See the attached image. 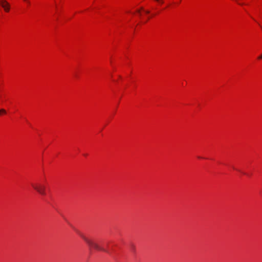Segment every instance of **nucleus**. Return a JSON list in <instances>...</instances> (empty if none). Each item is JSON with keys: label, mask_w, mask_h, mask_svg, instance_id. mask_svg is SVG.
<instances>
[{"label": "nucleus", "mask_w": 262, "mask_h": 262, "mask_svg": "<svg viewBox=\"0 0 262 262\" xmlns=\"http://www.w3.org/2000/svg\"><path fill=\"white\" fill-rule=\"evenodd\" d=\"M80 236L82 238V239L86 242V243L88 245L90 248H94V249L98 251H102L104 252H107V251L104 248L101 247L99 246V245L93 241V240L89 239V238L85 236L83 234L81 233H79Z\"/></svg>", "instance_id": "obj_1"}, {"label": "nucleus", "mask_w": 262, "mask_h": 262, "mask_svg": "<svg viewBox=\"0 0 262 262\" xmlns=\"http://www.w3.org/2000/svg\"><path fill=\"white\" fill-rule=\"evenodd\" d=\"M137 12H138L139 14H140V10H137Z\"/></svg>", "instance_id": "obj_8"}, {"label": "nucleus", "mask_w": 262, "mask_h": 262, "mask_svg": "<svg viewBox=\"0 0 262 262\" xmlns=\"http://www.w3.org/2000/svg\"><path fill=\"white\" fill-rule=\"evenodd\" d=\"M145 12H146V13H147V14L149 13V11H148V10L146 11H145Z\"/></svg>", "instance_id": "obj_7"}, {"label": "nucleus", "mask_w": 262, "mask_h": 262, "mask_svg": "<svg viewBox=\"0 0 262 262\" xmlns=\"http://www.w3.org/2000/svg\"><path fill=\"white\" fill-rule=\"evenodd\" d=\"M6 111L5 110L3 109V108H2L0 110V114L2 115L3 114H6Z\"/></svg>", "instance_id": "obj_4"}, {"label": "nucleus", "mask_w": 262, "mask_h": 262, "mask_svg": "<svg viewBox=\"0 0 262 262\" xmlns=\"http://www.w3.org/2000/svg\"><path fill=\"white\" fill-rule=\"evenodd\" d=\"M24 1L27 2L28 0H24Z\"/></svg>", "instance_id": "obj_10"}, {"label": "nucleus", "mask_w": 262, "mask_h": 262, "mask_svg": "<svg viewBox=\"0 0 262 262\" xmlns=\"http://www.w3.org/2000/svg\"><path fill=\"white\" fill-rule=\"evenodd\" d=\"M155 1H157V2L161 3V4L163 3V0H155Z\"/></svg>", "instance_id": "obj_5"}, {"label": "nucleus", "mask_w": 262, "mask_h": 262, "mask_svg": "<svg viewBox=\"0 0 262 262\" xmlns=\"http://www.w3.org/2000/svg\"><path fill=\"white\" fill-rule=\"evenodd\" d=\"M0 5L4 8V10L8 12L10 9L9 3L6 0H0Z\"/></svg>", "instance_id": "obj_3"}, {"label": "nucleus", "mask_w": 262, "mask_h": 262, "mask_svg": "<svg viewBox=\"0 0 262 262\" xmlns=\"http://www.w3.org/2000/svg\"><path fill=\"white\" fill-rule=\"evenodd\" d=\"M31 186L34 190L41 195H45L46 194L45 189L46 187L44 185L39 183H31Z\"/></svg>", "instance_id": "obj_2"}, {"label": "nucleus", "mask_w": 262, "mask_h": 262, "mask_svg": "<svg viewBox=\"0 0 262 262\" xmlns=\"http://www.w3.org/2000/svg\"><path fill=\"white\" fill-rule=\"evenodd\" d=\"M27 2L28 3V4H30V2L29 1H28Z\"/></svg>", "instance_id": "obj_9"}, {"label": "nucleus", "mask_w": 262, "mask_h": 262, "mask_svg": "<svg viewBox=\"0 0 262 262\" xmlns=\"http://www.w3.org/2000/svg\"><path fill=\"white\" fill-rule=\"evenodd\" d=\"M258 59H262V55L258 57Z\"/></svg>", "instance_id": "obj_6"}]
</instances>
